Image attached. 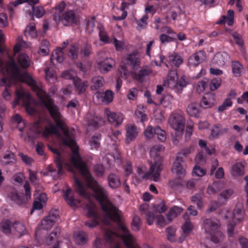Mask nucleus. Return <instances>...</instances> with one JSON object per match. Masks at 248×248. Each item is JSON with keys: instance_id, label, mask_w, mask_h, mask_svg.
Returning a JSON list of instances; mask_svg holds the SVG:
<instances>
[{"instance_id": "36", "label": "nucleus", "mask_w": 248, "mask_h": 248, "mask_svg": "<svg viewBox=\"0 0 248 248\" xmlns=\"http://www.w3.org/2000/svg\"><path fill=\"white\" fill-rule=\"evenodd\" d=\"M74 238L75 242L78 245L83 244L87 241V236L85 232L80 231L74 233Z\"/></svg>"}, {"instance_id": "17", "label": "nucleus", "mask_w": 248, "mask_h": 248, "mask_svg": "<svg viewBox=\"0 0 248 248\" xmlns=\"http://www.w3.org/2000/svg\"><path fill=\"white\" fill-rule=\"evenodd\" d=\"M215 105V95L213 93H208L204 95L200 102L202 107L208 108Z\"/></svg>"}, {"instance_id": "1", "label": "nucleus", "mask_w": 248, "mask_h": 248, "mask_svg": "<svg viewBox=\"0 0 248 248\" xmlns=\"http://www.w3.org/2000/svg\"><path fill=\"white\" fill-rule=\"evenodd\" d=\"M34 91L36 93L38 96L47 109L57 125L56 126L52 124L46 127L43 132L44 136L47 137L51 134H58L57 127L61 128L65 135V138L62 140L63 144L69 147L72 151V162L80 170L87 183V186L93 191L94 197L99 201L101 208H116L108 200L107 190L94 180L90 173L86 163L82 160L78 152V147L75 140L73 139V132H70L65 125L59 108L54 104L52 99L42 89V86L40 83L39 89L34 90Z\"/></svg>"}, {"instance_id": "56", "label": "nucleus", "mask_w": 248, "mask_h": 248, "mask_svg": "<svg viewBox=\"0 0 248 248\" xmlns=\"http://www.w3.org/2000/svg\"><path fill=\"white\" fill-rule=\"evenodd\" d=\"M101 139V135L100 134H96L93 136L90 141V144L92 148H97L99 147L100 144V140Z\"/></svg>"}, {"instance_id": "18", "label": "nucleus", "mask_w": 248, "mask_h": 248, "mask_svg": "<svg viewBox=\"0 0 248 248\" xmlns=\"http://www.w3.org/2000/svg\"><path fill=\"white\" fill-rule=\"evenodd\" d=\"M12 232L18 237H21L27 233L25 225L19 221H15L12 224Z\"/></svg>"}, {"instance_id": "37", "label": "nucleus", "mask_w": 248, "mask_h": 248, "mask_svg": "<svg viewBox=\"0 0 248 248\" xmlns=\"http://www.w3.org/2000/svg\"><path fill=\"white\" fill-rule=\"evenodd\" d=\"M113 93L109 90H107L105 93H96V97L98 98L99 96H101L102 102L108 104L112 101Z\"/></svg>"}, {"instance_id": "9", "label": "nucleus", "mask_w": 248, "mask_h": 248, "mask_svg": "<svg viewBox=\"0 0 248 248\" xmlns=\"http://www.w3.org/2000/svg\"><path fill=\"white\" fill-rule=\"evenodd\" d=\"M105 113L108 121L114 126H117L122 124L124 119V116L122 113L111 112L108 109H105Z\"/></svg>"}, {"instance_id": "25", "label": "nucleus", "mask_w": 248, "mask_h": 248, "mask_svg": "<svg viewBox=\"0 0 248 248\" xmlns=\"http://www.w3.org/2000/svg\"><path fill=\"white\" fill-rule=\"evenodd\" d=\"M87 124L89 127L93 128H97L103 123L102 119L97 116L87 115L86 117Z\"/></svg>"}, {"instance_id": "28", "label": "nucleus", "mask_w": 248, "mask_h": 248, "mask_svg": "<svg viewBox=\"0 0 248 248\" xmlns=\"http://www.w3.org/2000/svg\"><path fill=\"white\" fill-rule=\"evenodd\" d=\"M231 173L233 177H239L244 175V168L242 163L237 162L234 164L232 167Z\"/></svg>"}, {"instance_id": "10", "label": "nucleus", "mask_w": 248, "mask_h": 248, "mask_svg": "<svg viewBox=\"0 0 248 248\" xmlns=\"http://www.w3.org/2000/svg\"><path fill=\"white\" fill-rule=\"evenodd\" d=\"M126 138L125 141L129 143L134 140L139 133V129L134 124H128L125 127Z\"/></svg>"}, {"instance_id": "21", "label": "nucleus", "mask_w": 248, "mask_h": 248, "mask_svg": "<svg viewBox=\"0 0 248 248\" xmlns=\"http://www.w3.org/2000/svg\"><path fill=\"white\" fill-rule=\"evenodd\" d=\"M61 21L64 26H68L76 22V18L74 12L69 10L64 13L61 16Z\"/></svg>"}, {"instance_id": "48", "label": "nucleus", "mask_w": 248, "mask_h": 248, "mask_svg": "<svg viewBox=\"0 0 248 248\" xmlns=\"http://www.w3.org/2000/svg\"><path fill=\"white\" fill-rule=\"evenodd\" d=\"M169 61L172 65L178 67L182 63L183 60L179 55H171L169 57Z\"/></svg>"}, {"instance_id": "64", "label": "nucleus", "mask_w": 248, "mask_h": 248, "mask_svg": "<svg viewBox=\"0 0 248 248\" xmlns=\"http://www.w3.org/2000/svg\"><path fill=\"white\" fill-rule=\"evenodd\" d=\"M220 84L221 79L220 78H217L212 79L210 83V88L211 90H216L220 86Z\"/></svg>"}, {"instance_id": "35", "label": "nucleus", "mask_w": 248, "mask_h": 248, "mask_svg": "<svg viewBox=\"0 0 248 248\" xmlns=\"http://www.w3.org/2000/svg\"><path fill=\"white\" fill-rule=\"evenodd\" d=\"M186 111L189 115L194 117H198L200 114V111L198 105L195 103L189 104L187 106Z\"/></svg>"}, {"instance_id": "32", "label": "nucleus", "mask_w": 248, "mask_h": 248, "mask_svg": "<svg viewBox=\"0 0 248 248\" xmlns=\"http://www.w3.org/2000/svg\"><path fill=\"white\" fill-rule=\"evenodd\" d=\"M73 83L78 93H82L84 92L88 86L87 81L82 82L80 78H74Z\"/></svg>"}, {"instance_id": "2", "label": "nucleus", "mask_w": 248, "mask_h": 248, "mask_svg": "<svg viewBox=\"0 0 248 248\" xmlns=\"http://www.w3.org/2000/svg\"><path fill=\"white\" fill-rule=\"evenodd\" d=\"M75 186L77 192L82 197L89 200V203L87 205L88 209V217L92 218L91 221H87L85 225L90 228H93L98 224L99 215L97 214L96 208L95 204L90 201V196L86 191L85 187L81 182L75 176Z\"/></svg>"}, {"instance_id": "3", "label": "nucleus", "mask_w": 248, "mask_h": 248, "mask_svg": "<svg viewBox=\"0 0 248 248\" xmlns=\"http://www.w3.org/2000/svg\"><path fill=\"white\" fill-rule=\"evenodd\" d=\"M163 149L164 147L162 145H155L150 150L151 159L149 161L150 167L148 172L150 176L151 175L153 177L155 181H157L159 180L160 172L162 170L160 152Z\"/></svg>"}, {"instance_id": "60", "label": "nucleus", "mask_w": 248, "mask_h": 248, "mask_svg": "<svg viewBox=\"0 0 248 248\" xmlns=\"http://www.w3.org/2000/svg\"><path fill=\"white\" fill-rule=\"evenodd\" d=\"M191 201L194 203H196L199 209L202 208L203 205L202 197L200 194H195L191 197Z\"/></svg>"}, {"instance_id": "61", "label": "nucleus", "mask_w": 248, "mask_h": 248, "mask_svg": "<svg viewBox=\"0 0 248 248\" xmlns=\"http://www.w3.org/2000/svg\"><path fill=\"white\" fill-rule=\"evenodd\" d=\"M148 18L147 15H145L139 21H137L138 29L140 30L144 29L147 25V21Z\"/></svg>"}, {"instance_id": "16", "label": "nucleus", "mask_w": 248, "mask_h": 248, "mask_svg": "<svg viewBox=\"0 0 248 248\" xmlns=\"http://www.w3.org/2000/svg\"><path fill=\"white\" fill-rule=\"evenodd\" d=\"M229 58V55L226 52H218L214 57L212 63L214 65L222 66L228 62Z\"/></svg>"}, {"instance_id": "63", "label": "nucleus", "mask_w": 248, "mask_h": 248, "mask_svg": "<svg viewBox=\"0 0 248 248\" xmlns=\"http://www.w3.org/2000/svg\"><path fill=\"white\" fill-rule=\"evenodd\" d=\"M168 239L171 242L175 241L176 229L171 227H168L166 229Z\"/></svg>"}, {"instance_id": "7", "label": "nucleus", "mask_w": 248, "mask_h": 248, "mask_svg": "<svg viewBox=\"0 0 248 248\" xmlns=\"http://www.w3.org/2000/svg\"><path fill=\"white\" fill-rule=\"evenodd\" d=\"M177 79L176 72L174 71H170L168 74V79L164 81V85L173 89L177 93H181L184 88L176 82Z\"/></svg>"}, {"instance_id": "22", "label": "nucleus", "mask_w": 248, "mask_h": 248, "mask_svg": "<svg viewBox=\"0 0 248 248\" xmlns=\"http://www.w3.org/2000/svg\"><path fill=\"white\" fill-rule=\"evenodd\" d=\"M16 162L15 154L11 151H6L3 155V158L0 160V163L3 166L13 165Z\"/></svg>"}, {"instance_id": "31", "label": "nucleus", "mask_w": 248, "mask_h": 248, "mask_svg": "<svg viewBox=\"0 0 248 248\" xmlns=\"http://www.w3.org/2000/svg\"><path fill=\"white\" fill-rule=\"evenodd\" d=\"M17 62L21 67L23 69L27 68L31 64V61L29 56L24 53H20L18 55Z\"/></svg>"}, {"instance_id": "13", "label": "nucleus", "mask_w": 248, "mask_h": 248, "mask_svg": "<svg viewBox=\"0 0 248 248\" xmlns=\"http://www.w3.org/2000/svg\"><path fill=\"white\" fill-rule=\"evenodd\" d=\"M205 58L203 51H199L191 55L188 60V64L190 66H196Z\"/></svg>"}, {"instance_id": "15", "label": "nucleus", "mask_w": 248, "mask_h": 248, "mask_svg": "<svg viewBox=\"0 0 248 248\" xmlns=\"http://www.w3.org/2000/svg\"><path fill=\"white\" fill-rule=\"evenodd\" d=\"M124 64L132 66L133 70H137L140 65V59L134 54L128 55L124 59Z\"/></svg>"}, {"instance_id": "14", "label": "nucleus", "mask_w": 248, "mask_h": 248, "mask_svg": "<svg viewBox=\"0 0 248 248\" xmlns=\"http://www.w3.org/2000/svg\"><path fill=\"white\" fill-rule=\"evenodd\" d=\"M183 217L185 219V222L182 226L183 233L182 236L179 238L178 240L179 243H182L185 240L186 237L192 231L193 228L191 222L188 219V215L185 214Z\"/></svg>"}, {"instance_id": "11", "label": "nucleus", "mask_w": 248, "mask_h": 248, "mask_svg": "<svg viewBox=\"0 0 248 248\" xmlns=\"http://www.w3.org/2000/svg\"><path fill=\"white\" fill-rule=\"evenodd\" d=\"M203 223L205 231L208 233L218 231L220 227L219 221L215 218H206L204 220Z\"/></svg>"}, {"instance_id": "5", "label": "nucleus", "mask_w": 248, "mask_h": 248, "mask_svg": "<svg viewBox=\"0 0 248 248\" xmlns=\"http://www.w3.org/2000/svg\"><path fill=\"white\" fill-rule=\"evenodd\" d=\"M17 99L14 101L15 105L19 104V101H22V103L27 113L32 115L35 112V109L33 106V99L30 94L22 89L16 91Z\"/></svg>"}, {"instance_id": "33", "label": "nucleus", "mask_w": 248, "mask_h": 248, "mask_svg": "<svg viewBox=\"0 0 248 248\" xmlns=\"http://www.w3.org/2000/svg\"><path fill=\"white\" fill-rule=\"evenodd\" d=\"M65 4L63 2H62L58 4L55 8V13L54 14V19L57 22L59 23L61 21V14L65 8Z\"/></svg>"}, {"instance_id": "39", "label": "nucleus", "mask_w": 248, "mask_h": 248, "mask_svg": "<svg viewBox=\"0 0 248 248\" xmlns=\"http://www.w3.org/2000/svg\"><path fill=\"white\" fill-rule=\"evenodd\" d=\"M104 80L101 77L93 78L91 82V88L92 90H96L104 85Z\"/></svg>"}, {"instance_id": "4", "label": "nucleus", "mask_w": 248, "mask_h": 248, "mask_svg": "<svg viewBox=\"0 0 248 248\" xmlns=\"http://www.w3.org/2000/svg\"><path fill=\"white\" fill-rule=\"evenodd\" d=\"M170 126L174 129L177 135V138L173 140V142L176 143L181 137L185 125V119L183 116L178 113L172 114L169 119Z\"/></svg>"}, {"instance_id": "55", "label": "nucleus", "mask_w": 248, "mask_h": 248, "mask_svg": "<svg viewBox=\"0 0 248 248\" xmlns=\"http://www.w3.org/2000/svg\"><path fill=\"white\" fill-rule=\"evenodd\" d=\"M18 43H17L14 47V51L15 54L17 52H18L20 50V47L21 46L26 47L27 45H26V43L23 40L22 37L21 36H18Z\"/></svg>"}, {"instance_id": "51", "label": "nucleus", "mask_w": 248, "mask_h": 248, "mask_svg": "<svg viewBox=\"0 0 248 248\" xmlns=\"http://www.w3.org/2000/svg\"><path fill=\"white\" fill-rule=\"evenodd\" d=\"M54 222L51 219L46 217L41 221V226L42 229L48 230L51 228L53 225Z\"/></svg>"}, {"instance_id": "12", "label": "nucleus", "mask_w": 248, "mask_h": 248, "mask_svg": "<svg viewBox=\"0 0 248 248\" xmlns=\"http://www.w3.org/2000/svg\"><path fill=\"white\" fill-rule=\"evenodd\" d=\"M104 238L106 243L113 245V248H120L119 244L117 243L118 236L115 232L110 230H105Z\"/></svg>"}, {"instance_id": "62", "label": "nucleus", "mask_w": 248, "mask_h": 248, "mask_svg": "<svg viewBox=\"0 0 248 248\" xmlns=\"http://www.w3.org/2000/svg\"><path fill=\"white\" fill-rule=\"evenodd\" d=\"M169 186L173 190H177L182 186V184L180 180L175 179L171 180L169 182Z\"/></svg>"}, {"instance_id": "47", "label": "nucleus", "mask_w": 248, "mask_h": 248, "mask_svg": "<svg viewBox=\"0 0 248 248\" xmlns=\"http://www.w3.org/2000/svg\"><path fill=\"white\" fill-rule=\"evenodd\" d=\"M211 235V240L215 243H218L223 240V234L220 231H217L212 233H209Z\"/></svg>"}, {"instance_id": "49", "label": "nucleus", "mask_w": 248, "mask_h": 248, "mask_svg": "<svg viewBox=\"0 0 248 248\" xmlns=\"http://www.w3.org/2000/svg\"><path fill=\"white\" fill-rule=\"evenodd\" d=\"M60 233V228L59 227H56L52 232L49 235V236L46 238V243L49 245L52 240L55 238L57 237L58 236Z\"/></svg>"}, {"instance_id": "53", "label": "nucleus", "mask_w": 248, "mask_h": 248, "mask_svg": "<svg viewBox=\"0 0 248 248\" xmlns=\"http://www.w3.org/2000/svg\"><path fill=\"white\" fill-rule=\"evenodd\" d=\"M158 140L161 142H164L166 140V132L161 129L160 127H156V134Z\"/></svg>"}, {"instance_id": "54", "label": "nucleus", "mask_w": 248, "mask_h": 248, "mask_svg": "<svg viewBox=\"0 0 248 248\" xmlns=\"http://www.w3.org/2000/svg\"><path fill=\"white\" fill-rule=\"evenodd\" d=\"M137 171L141 179H148L150 177L149 172H146V169L143 166L138 167Z\"/></svg>"}, {"instance_id": "38", "label": "nucleus", "mask_w": 248, "mask_h": 248, "mask_svg": "<svg viewBox=\"0 0 248 248\" xmlns=\"http://www.w3.org/2000/svg\"><path fill=\"white\" fill-rule=\"evenodd\" d=\"M78 45L77 44L71 45L68 48L67 54L72 60H77L78 54Z\"/></svg>"}, {"instance_id": "20", "label": "nucleus", "mask_w": 248, "mask_h": 248, "mask_svg": "<svg viewBox=\"0 0 248 248\" xmlns=\"http://www.w3.org/2000/svg\"><path fill=\"white\" fill-rule=\"evenodd\" d=\"M108 186L112 189L118 188L121 185L120 177L114 173H109L107 178Z\"/></svg>"}, {"instance_id": "29", "label": "nucleus", "mask_w": 248, "mask_h": 248, "mask_svg": "<svg viewBox=\"0 0 248 248\" xmlns=\"http://www.w3.org/2000/svg\"><path fill=\"white\" fill-rule=\"evenodd\" d=\"M114 65V60L111 58H108L100 62L99 69L102 73H106L109 71Z\"/></svg>"}, {"instance_id": "19", "label": "nucleus", "mask_w": 248, "mask_h": 248, "mask_svg": "<svg viewBox=\"0 0 248 248\" xmlns=\"http://www.w3.org/2000/svg\"><path fill=\"white\" fill-rule=\"evenodd\" d=\"M63 197L68 205L75 207L80 203V201L74 198L73 192L69 188H67L64 191Z\"/></svg>"}, {"instance_id": "23", "label": "nucleus", "mask_w": 248, "mask_h": 248, "mask_svg": "<svg viewBox=\"0 0 248 248\" xmlns=\"http://www.w3.org/2000/svg\"><path fill=\"white\" fill-rule=\"evenodd\" d=\"M152 73V70L148 66H144L138 72L133 73V78L139 81L142 82L144 78Z\"/></svg>"}, {"instance_id": "59", "label": "nucleus", "mask_w": 248, "mask_h": 248, "mask_svg": "<svg viewBox=\"0 0 248 248\" xmlns=\"http://www.w3.org/2000/svg\"><path fill=\"white\" fill-rule=\"evenodd\" d=\"M232 102L230 98H226L218 108V111L222 112L226 110L228 107L232 106Z\"/></svg>"}, {"instance_id": "40", "label": "nucleus", "mask_w": 248, "mask_h": 248, "mask_svg": "<svg viewBox=\"0 0 248 248\" xmlns=\"http://www.w3.org/2000/svg\"><path fill=\"white\" fill-rule=\"evenodd\" d=\"M183 209L177 206L172 207L167 214V218L170 221H171L173 218L176 217L179 214L181 213Z\"/></svg>"}, {"instance_id": "30", "label": "nucleus", "mask_w": 248, "mask_h": 248, "mask_svg": "<svg viewBox=\"0 0 248 248\" xmlns=\"http://www.w3.org/2000/svg\"><path fill=\"white\" fill-rule=\"evenodd\" d=\"M227 128H222L220 124L215 125L211 130V136L213 138H217L228 132Z\"/></svg>"}, {"instance_id": "44", "label": "nucleus", "mask_w": 248, "mask_h": 248, "mask_svg": "<svg viewBox=\"0 0 248 248\" xmlns=\"http://www.w3.org/2000/svg\"><path fill=\"white\" fill-rule=\"evenodd\" d=\"M11 200L15 202L18 205H21L26 203L23 196H19L16 191L12 192L9 195Z\"/></svg>"}, {"instance_id": "6", "label": "nucleus", "mask_w": 248, "mask_h": 248, "mask_svg": "<svg viewBox=\"0 0 248 248\" xmlns=\"http://www.w3.org/2000/svg\"><path fill=\"white\" fill-rule=\"evenodd\" d=\"M54 162L57 170H56L53 165L50 164L43 169L40 171V173L44 176H50L53 179H57L60 175L63 173L62 168L64 163L61 162L58 158L55 159Z\"/></svg>"}, {"instance_id": "52", "label": "nucleus", "mask_w": 248, "mask_h": 248, "mask_svg": "<svg viewBox=\"0 0 248 248\" xmlns=\"http://www.w3.org/2000/svg\"><path fill=\"white\" fill-rule=\"evenodd\" d=\"M156 134V127L154 128L153 126L149 125L144 131V136L147 139H152Z\"/></svg>"}, {"instance_id": "27", "label": "nucleus", "mask_w": 248, "mask_h": 248, "mask_svg": "<svg viewBox=\"0 0 248 248\" xmlns=\"http://www.w3.org/2000/svg\"><path fill=\"white\" fill-rule=\"evenodd\" d=\"M0 231L9 235L12 232V224L10 220L4 219L0 222Z\"/></svg>"}, {"instance_id": "46", "label": "nucleus", "mask_w": 248, "mask_h": 248, "mask_svg": "<svg viewBox=\"0 0 248 248\" xmlns=\"http://www.w3.org/2000/svg\"><path fill=\"white\" fill-rule=\"evenodd\" d=\"M233 191L231 189H226L221 192L218 197V201L222 204H224L226 200L229 199L232 194Z\"/></svg>"}, {"instance_id": "50", "label": "nucleus", "mask_w": 248, "mask_h": 248, "mask_svg": "<svg viewBox=\"0 0 248 248\" xmlns=\"http://www.w3.org/2000/svg\"><path fill=\"white\" fill-rule=\"evenodd\" d=\"M48 148L52 152L55 154V156H54V161L56 158H58L61 162L64 163V165L65 166V167H68V163L65 162V159L64 158L63 155H62L60 151H59L57 149L53 148L49 146H48Z\"/></svg>"}, {"instance_id": "58", "label": "nucleus", "mask_w": 248, "mask_h": 248, "mask_svg": "<svg viewBox=\"0 0 248 248\" xmlns=\"http://www.w3.org/2000/svg\"><path fill=\"white\" fill-rule=\"evenodd\" d=\"M29 179L31 183L34 185H37L39 182V179L37 176V172L31 170H28Z\"/></svg>"}, {"instance_id": "8", "label": "nucleus", "mask_w": 248, "mask_h": 248, "mask_svg": "<svg viewBox=\"0 0 248 248\" xmlns=\"http://www.w3.org/2000/svg\"><path fill=\"white\" fill-rule=\"evenodd\" d=\"M186 164L181 157H177L172 167V171L178 177H183L186 173Z\"/></svg>"}, {"instance_id": "42", "label": "nucleus", "mask_w": 248, "mask_h": 248, "mask_svg": "<svg viewBox=\"0 0 248 248\" xmlns=\"http://www.w3.org/2000/svg\"><path fill=\"white\" fill-rule=\"evenodd\" d=\"M243 217V214H239L234 217L232 215V219L233 223H229L228 224V232L230 235H232L233 231V228L235 224L237 222H239L242 219Z\"/></svg>"}, {"instance_id": "26", "label": "nucleus", "mask_w": 248, "mask_h": 248, "mask_svg": "<svg viewBox=\"0 0 248 248\" xmlns=\"http://www.w3.org/2000/svg\"><path fill=\"white\" fill-rule=\"evenodd\" d=\"M39 0H16L15 2L10 3L8 6V10L12 15L15 8L19 4L27 2L28 4H37Z\"/></svg>"}, {"instance_id": "43", "label": "nucleus", "mask_w": 248, "mask_h": 248, "mask_svg": "<svg viewBox=\"0 0 248 248\" xmlns=\"http://www.w3.org/2000/svg\"><path fill=\"white\" fill-rule=\"evenodd\" d=\"M56 60L57 62L61 63L63 61V53L61 48L56 49L52 54L51 61L53 62V61Z\"/></svg>"}, {"instance_id": "41", "label": "nucleus", "mask_w": 248, "mask_h": 248, "mask_svg": "<svg viewBox=\"0 0 248 248\" xmlns=\"http://www.w3.org/2000/svg\"><path fill=\"white\" fill-rule=\"evenodd\" d=\"M36 4H29L32 11V15L37 18L42 17L45 14V10L42 6H35Z\"/></svg>"}, {"instance_id": "24", "label": "nucleus", "mask_w": 248, "mask_h": 248, "mask_svg": "<svg viewBox=\"0 0 248 248\" xmlns=\"http://www.w3.org/2000/svg\"><path fill=\"white\" fill-rule=\"evenodd\" d=\"M224 186V182L217 181L209 185L207 189V193L209 195H214L222 189Z\"/></svg>"}, {"instance_id": "57", "label": "nucleus", "mask_w": 248, "mask_h": 248, "mask_svg": "<svg viewBox=\"0 0 248 248\" xmlns=\"http://www.w3.org/2000/svg\"><path fill=\"white\" fill-rule=\"evenodd\" d=\"M62 77L65 79H72L73 80L76 78V73L73 70H65L62 74Z\"/></svg>"}, {"instance_id": "34", "label": "nucleus", "mask_w": 248, "mask_h": 248, "mask_svg": "<svg viewBox=\"0 0 248 248\" xmlns=\"http://www.w3.org/2000/svg\"><path fill=\"white\" fill-rule=\"evenodd\" d=\"M232 73L236 77H239L244 73L243 66L238 61H232Z\"/></svg>"}, {"instance_id": "45", "label": "nucleus", "mask_w": 248, "mask_h": 248, "mask_svg": "<svg viewBox=\"0 0 248 248\" xmlns=\"http://www.w3.org/2000/svg\"><path fill=\"white\" fill-rule=\"evenodd\" d=\"M24 34L27 37H31V38H35L37 36V31L34 23H31L26 27Z\"/></svg>"}]
</instances>
